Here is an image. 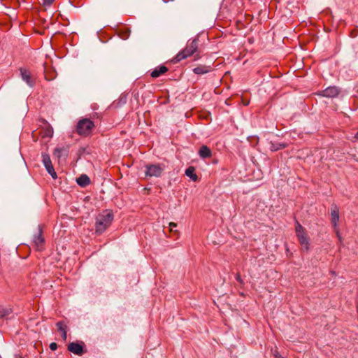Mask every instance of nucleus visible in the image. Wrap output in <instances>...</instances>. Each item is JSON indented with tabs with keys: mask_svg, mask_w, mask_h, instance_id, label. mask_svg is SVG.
Instances as JSON below:
<instances>
[{
	"mask_svg": "<svg viewBox=\"0 0 358 358\" xmlns=\"http://www.w3.org/2000/svg\"><path fill=\"white\" fill-rule=\"evenodd\" d=\"M295 233L298 241L301 246V250L308 252L310 245V238L306 229L298 221H296Z\"/></svg>",
	"mask_w": 358,
	"mask_h": 358,
	"instance_id": "obj_1",
	"label": "nucleus"
},
{
	"mask_svg": "<svg viewBox=\"0 0 358 358\" xmlns=\"http://www.w3.org/2000/svg\"><path fill=\"white\" fill-rule=\"evenodd\" d=\"M113 220V214L108 210L99 215L96 221V232L103 233L110 224Z\"/></svg>",
	"mask_w": 358,
	"mask_h": 358,
	"instance_id": "obj_2",
	"label": "nucleus"
},
{
	"mask_svg": "<svg viewBox=\"0 0 358 358\" xmlns=\"http://www.w3.org/2000/svg\"><path fill=\"white\" fill-rule=\"evenodd\" d=\"M94 127V124L92 120L87 118H84L79 120L78 122L76 132L80 136H87L92 134Z\"/></svg>",
	"mask_w": 358,
	"mask_h": 358,
	"instance_id": "obj_3",
	"label": "nucleus"
},
{
	"mask_svg": "<svg viewBox=\"0 0 358 358\" xmlns=\"http://www.w3.org/2000/svg\"><path fill=\"white\" fill-rule=\"evenodd\" d=\"M198 48V41L194 39L189 42L184 50L178 52L174 58L176 62H180L188 57L192 56L196 52Z\"/></svg>",
	"mask_w": 358,
	"mask_h": 358,
	"instance_id": "obj_4",
	"label": "nucleus"
},
{
	"mask_svg": "<svg viewBox=\"0 0 358 358\" xmlns=\"http://www.w3.org/2000/svg\"><path fill=\"white\" fill-rule=\"evenodd\" d=\"M145 176L148 177H160L165 169L164 164H147Z\"/></svg>",
	"mask_w": 358,
	"mask_h": 358,
	"instance_id": "obj_5",
	"label": "nucleus"
},
{
	"mask_svg": "<svg viewBox=\"0 0 358 358\" xmlns=\"http://www.w3.org/2000/svg\"><path fill=\"white\" fill-rule=\"evenodd\" d=\"M68 350L76 355H82L85 352L84 350V343L83 342H72L68 345Z\"/></svg>",
	"mask_w": 358,
	"mask_h": 358,
	"instance_id": "obj_6",
	"label": "nucleus"
},
{
	"mask_svg": "<svg viewBox=\"0 0 358 358\" xmlns=\"http://www.w3.org/2000/svg\"><path fill=\"white\" fill-rule=\"evenodd\" d=\"M45 240L42 234V231L38 230L37 234H36L33 239V245L38 251H42L44 249Z\"/></svg>",
	"mask_w": 358,
	"mask_h": 358,
	"instance_id": "obj_7",
	"label": "nucleus"
},
{
	"mask_svg": "<svg viewBox=\"0 0 358 358\" xmlns=\"http://www.w3.org/2000/svg\"><path fill=\"white\" fill-rule=\"evenodd\" d=\"M43 162L46 168L47 171L51 175L53 178H57V173L55 171L54 167L52 164L51 159L48 155H43Z\"/></svg>",
	"mask_w": 358,
	"mask_h": 358,
	"instance_id": "obj_8",
	"label": "nucleus"
},
{
	"mask_svg": "<svg viewBox=\"0 0 358 358\" xmlns=\"http://www.w3.org/2000/svg\"><path fill=\"white\" fill-rule=\"evenodd\" d=\"M331 222L334 229H336L339 222V208L334 204L331 208Z\"/></svg>",
	"mask_w": 358,
	"mask_h": 358,
	"instance_id": "obj_9",
	"label": "nucleus"
},
{
	"mask_svg": "<svg viewBox=\"0 0 358 358\" xmlns=\"http://www.w3.org/2000/svg\"><path fill=\"white\" fill-rule=\"evenodd\" d=\"M339 90L336 87H329L320 92V94L325 97L334 98L338 95Z\"/></svg>",
	"mask_w": 358,
	"mask_h": 358,
	"instance_id": "obj_10",
	"label": "nucleus"
},
{
	"mask_svg": "<svg viewBox=\"0 0 358 358\" xmlns=\"http://www.w3.org/2000/svg\"><path fill=\"white\" fill-rule=\"evenodd\" d=\"M20 73H21V76H22V80L26 82V83L30 86V87H33L34 85H35V80L34 79L31 77V75L30 73V72L27 70V69H20Z\"/></svg>",
	"mask_w": 358,
	"mask_h": 358,
	"instance_id": "obj_11",
	"label": "nucleus"
},
{
	"mask_svg": "<svg viewBox=\"0 0 358 358\" xmlns=\"http://www.w3.org/2000/svg\"><path fill=\"white\" fill-rule=\"evenodd\" d=\"M212 70L211 66L200 64L193 69V72L197 75H203L210 72Z\"/></svg>",
	"mask_w": 358,
	"mask_h": 358,
	"instance_id": "obj_12",
	"label": "nucleus"
},
{
	"mask_svg": "<svg viewBox=\"0 0 358 358\" xmlns=\"http://www.w3.org/2000/svg\"><path fill=\"white\" fill-rule=\"evenodd\" d=\"M58 331L61 334V336L64 341L66 340L67 338V325L63 322L60 321L56 324Z\"/></svg>",
	"mask_w": 358,
	"mask_h": 358,
	"instance_id": "obj_13",
	"label": "nucleus"
},
{
	"mask_svg": "<svg viewBox=\"0 0 358 358\" xmlns=\"http://www.w3.org/2000/svg\"><path fill=\"white\" fill-rule=\"evenodd\" d=\"M168 71V68L165 66H159L156 67L151 73L152 78H158Z\"/></svg>",
	"mask_w": 358,
	"mask_h": 358,
	"instance_id": "obj_14",
	"label": "nucleus"
},
{
	"mask_svg": "<svg viewBox=\"0 0 358 358\" xmlns=\"http://www.w3.org/2000/svg\"><path fill=\"white\" fill-rule=\"evenodd\" d=\"M77 183L81 187H86L90 183V179L87 175H81L76 180Z\"/></svg>",
	"mask_w": 358,
	"mask_h": 358,
	"instance_id": "obj_15",
	"label": "nucleus"
},
{
	"mask_svg": "<svg viewBox=\"0 0 358 358\" xmlns=\"http://www.w3.org/2000/svg\"><path fill=\"white\" fill-rule=\"evenodd\" d=\"M199 154L202 158L210 157L212 155L211 150L206 145H202L200 148Z\"/></svg>",
	"mask_w": 358,
	"mask_h": 358,
	"instance_id": "obj_16",
	"label": "nucleus"
},
{
	"mask_svg": "<svg viewBox=\"0 0 358 358\" xmlns=\"http://www.w3.org/2000/svg\"><path fill=\"white\" fill-rule=\"evenodd\" d=\"M117 35L123 40H126L130 35V30L127 27H123L117 30Z\"/></svg>",
	"mask_w": 358,
	"mask_h": 358,
	"instance_id": "obj_17",
	"label": "nucleus"
},
{
	"mask_svg": "<svg viewBox=\"0 0 358 358\" xmlns=\"http://www.w3.org/2000/svg\"><path fill=\"white\" fill-rule=\"evenodd\" d=\"M185 174L187 176L190 178L193 181L196 182L198 180V176L195 173V169L194 166L188 167L185 171Z\"/></svg>",
	"mask_w": 358,
	"mask_h": 358,
	"instance_id": "obj_18",
	"label": "nucleus"
},
{
	"mask_svg": "<svg viewBox=\"0 0 358 358\" xmlns=\"http://www.w3.org/2000/svg\"><path fill=\"white\" fill-rule=\"evenodd\" d=\"M52 134L53 129L50 125L47 126L45 129H42L40 132V134L43 138H50L52 137Z\"/></svg>",
	"mask_w": 358,
	"mask_h": 358,
	"instance_id": "obj_19",
	"label": "nucleus"
},
{
	"mask_svg": "<svg viewBox=\"0 0 358 358\" xmlns=\"http://www.w3.org/2000/svg\"><path fill=\"white\" fill-rule=\"evenodd\" d=\"M287 147L286 144L284 143H271L270 149L272 151H277L280 149H282Z\"/></svg>",
	"mask_w": 358,
	"mask_h": 358,
	"instance_id": "obj_20",
	"label": "nucleus"
},
{
	"mask_svg": "<svg viewBox=\"0 0 358 358\" xmlns=\"http://www.w3.org/2000/svg\"><path fill=\"white\" fill-rule=\"evenodd\" d=\"M53 2L54 0H43V5L45 6H50Z\"/></svg>",
	"mask_w": 358,
	"mask_h": 358,
	"instance_id": "obj_21",
	"label": "nucleus"
},
{
	"mask_svg": "<svg viewBox=\"0 0 358 358\" xmlns=\"http://www.w3.org/2000/svg\"><path fill=\"white\" fill-rule=\"evenodd\" d=\"M8 314V310L4 308H0V317H3Z\"/></svg>",
	"mask_w": 358,
	"mask_h": 358,
	"instance_id": "obj_22",
	"label": "nucleus"
},
{
	"mask_svg": "<svg viewBox=\"0 0 358 358\" xmlns=\"http://www.w3.org/2000/svg\"><path fill=\"white\" fill-rule=\"evenodd\" d=\"M50 349L55 351L57 349V344L56 343H51L50 345Z\"/></svg>",
	"mask_w": 358,
	"mask_h": 358,
	"instance_id": "obj_23",
	"label": "nucleus"
},
{
	"mask_svg": "<svg viewBox=\"0 0 358 358\" xmlns=\"http://www.w3.org/2000/svg\"><path fill=\"white\" fill-rule=\"evenodd\" d=\"M236 279L238 282H239L241 284H243V280H242L241 275L239 273L236 274Z\"/></svg>",
	"mask_w": 358,
	"mask_h": 358,
	"instance_id": "obj_24",
	"label": "nucleus"
},
{
	"mask_svg": "<svg viewBox=\"0 0 358 358\" xmlns=\"http://www.w3.org/2000/svg\"><path fill=\"white\" fill-rule=\"evenodd\" d=\"M335 230H336V236H337V237L338 238L339 241H340V242H342V237H341V234H340V232H339V231H338V227H337L336 229H335Z\"/></svg>",
	"mask_w": 358,
	"mask_h": 358,
	"instance_id": "obj_25",
	"label": "nucleus"
},
{
	"mask_svg": "<svg viewBox=\"0 0 358 358\" xmlns=\"http://www.w3.org/2000/svg\"><path fill=\"white\" fill-rule=\"evenodd\" d=\"M169 227H171L170 231H173V229H173V227H177V224H176V223H175V222H171L169 223Z\"/></svg>",
	"mask_w": 358,
	"mask_h": 358,
	"instance_id": "obj_26",
	"label": "nucleus"
},
{
	"mask_svg": "<svg viewBox=\"0 0 358 358\" xmlns=\"http://www.w3.org/2000/svg\"><path fill=\"white\" fill-rule=\"evenodd\" d=\"M275 355V357H279V358H281V357H282L280 356V355L278 352H276L275 353V355Z\"/></svg>",
	"mask_w": 358,
	"mask_h": 358,
	"instance_id": "obj_27",
	"label": "nucleus"
},
{
	"mask_svg": "<svg viewBox=\"0 0 358 358\" xmlns=\"http://www.w3.org/2000/svg\"><path fill=\"white\" fill-rule=\"evenodd\" d=\"M15 358H23L22 356L17 355L15 356Z\"/></svg>",
	"mask_w": 358,
	"mask_h": 358,
	"instance_id": "obj_28",
	"label": "nucleus"
},
{
	"mask_svg": "<svg viewBox=\"0 0 358 358\" xmlns=\"http://www.w3.org/2000/svg\"><path fill=\"white\" fill-rule=\"evenodd\" d=\"M281 358H284V357H281Z\"/></svg>",
	"mask_w": 358,
	"mask_h": 358,
	"instance_id": "obj_29",
	"label": "nucleus"
}]
</instances>
